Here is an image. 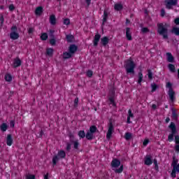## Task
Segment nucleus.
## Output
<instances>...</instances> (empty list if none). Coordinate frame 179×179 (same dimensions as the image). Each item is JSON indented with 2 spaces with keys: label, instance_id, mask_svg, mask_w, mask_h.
Wrapping results in <instances>:
<instances>
[{
  "label": "nucleus",
  "instance_id": "obj_56",
  "mask_svg": "<svg viewBox=\"0 0 179 179\" xmlns=\"http://www.w3.org/2000/svg\"><path fill=\"white\" fill-rule=\"evenodd\" d=\"M78 103H79V98H76L74 100V107L78 106Z\"/></svg>",
  "mask_w": 179,
  "mask_h": 179
},
{
  "label": "nucleus",
  "instance_id": "obj_38",
  "mask_svg": "<svg viewBox=\"0 0 179 179\" xmlns=\"http://www.w3.org/2000/svg\"><path fill=\"white\" fill-rule=\"evenodd\" d=\"M177 163H178V160L176 159V157H173V160L172 162L171 166L173 167H174V166H178V164H177Z\"/></svg>",
  "mask_w": 179,
  "mask_h": 179
},
{
  "label": "nucleus",
  "instance_id": "obj_37",
  "mask_svg": "<svg viewBox=\"0 0 179 179\" xmlns=\"http://www.w3.org/2000/svg\"><path fill=\"white\" fill-rule=\"evenodd\" d=\"M78 136L80 137V138H85V136H86V133H85V131H80L79 132H78Z\"/></svg>",
  "mask_w": 179,
  "mask_h": 179
},
{
  "label": "nucleus",
  "instance_id": "obj_35",
  "mask_svg": "<svg viewBox=\"0 0 179 179\" xmlns=\"http://www.w3.org/2000/svg\"><path fill=\"white\" fill-rule=\"evenodd\" d=\"M96 131H97V127L96 126L93 125L90 127L89 131L91 132L92 134H94Z\"/></svg>",
  "mask_w": 179,
  "mask_h": 179
},
{
  "label": "nucleus",
  "instance_id": "obj_54",
  "mask_svg": "<svg viewBox=\"0 0 179 179\" xmlns=\"http://www.w3.org/2000/svg\"><path fill=\"white\" fill-rule=\"evenodd\" d=\"M172 117L174 120H177V113L174 110L172 111Z\"/></svg>",
  "mask_w": 179,
  "mask_h": 179
},
{
  "label": "nucleus",
  "instance_id": "obj_64",
  "mask_svg": "<svg viewBox=\"0 0 179 179\" xmlns=\"http://www.w3.org/2000/svg\"><path fill=\"white\" fill-rule=\"evenodd\" d=\"M175 150L176 152H179V144H176L175 146Z\"/></svg>",
  "mask_w": 179,
  "mask_h": 179
},
{
  "label": "nucleus",
  "instance_id": "obj_25",
  "mask_svg": "<svg viewBox=\"0 0 179 179\" xmlns=\"http://www.w3.org/2000/svg\"><path fill=\"white\" fill-rule=\"evenodd\" d=\"M114 8H115V10H122V8L124 7L122 6V4H121V3H116V4H115Z\"/></svg>",
  "mask_w": 179,
  "mask_h": 179
},
{
  "label": "nucleus",
  "instance_id": "obj_42",
  "mask_svg": "<svg viewBox=\"0 0 179 179\" xmlns=\"http://www.w3.org/2000/svg\"><path fill=\"white\" fill-rule=\"evenodd\" d=\"M174 139V134H169V136H168V141H169V142H171V141H173Z\"/></svg>",
  "mask_w": 179,
  "mask_h": 179
},
{
  "label": "nucleus",
  "instance_id": "obj_30",
  "mask_svg": "<svg viewBox=\"0 0 179 179\" xmlns=\"http://www.w3.org/2000/svg\"><path fill=\"white\" fill-rule=\"evenodd\" d=\"M53 52H54V50L52 48H48L47 50H46V54L49 57H52Z\"/></svg>",
  "mask_w": 179,
  "mask_h": 179
},
{
  "label": "nucleus",
  "instance_id": "obj_11",
  "mask_svg": "<svg viewBox=\"0 0 179 179\" xmlns=\"http://www.w3.org/2000/svg\"><path fill=\"white\" fill-rule=\"evenodd\" d=\"M78 50V47L75 45H71L69 48V51L71 54H75Z\"/></svg>",
  "mask_w": 179,
  "mask_h": 179
},
{
  "label": "nucleus",
  "instance_id": "obj_20",
  "mask_svg": "<svg viewBox=\"0 0 179 179\" xmlns=\"http://www.w3.org/2000/svg\"><path fill=\"white\" fill-rule=\"evenodd\" d=\"M71 143L73 144V148L76 150H79V141L78 140L72 141L71 140Z\"/></svg>",
  "mask_w": 179,
  "mask_h": 179
},
{
  "label": "nucleus",
  "instance_id": "obj_19",
  "mask_svg": "<svg viewBox=\"0 0 179 179\" xmlns=\"http://www.w3.org/2000/svg\"><path fill=\"white\" fill-rule=\"evenodd\" d=\"M108 41H109V39L107 36H104L101 39V43L104 46L108 44Z\"/></svg>",
  "mask_w": 179,
  "mask_h": 179
},
{
  "label": "nucleus",
  "instance_id": "obj_5",
  "mask_svg": "<svg viewBox=\"0 0 179 179\" xmlns=\"http://www.w3.org/2000/svg\"><path fill=\"white\" fill-rule=\"evenodd\" d=\"M113 131H114V126H113L112 122H110L108 124V130L106 134L107 139L111 138V136L113 135Z\"/></svg>",
  "mask_w": 179,
  "mask_h": 179
},
{
  "label": "nucleus",
  "instance_id": "obj_50",
  "mask_svg": "<svg viewBox=\"0 0 179 179\" xmlns=\"http://www.w3.org/2000/svg\"><path fill=\"white\" fill-rule=\"evenodd\" d=\"M154 164L155 166V170H159V165H157V159H154Z\"/></svg>",
  "mask_w": 179,
  "mask_h": 179
},
{
  "label": "nucleus",
  "instance_id": "obj_10",
  "mask_svg": "<svg viewBox=\"0 0 179 179\" xmlns=\"http://www.w3.org/2000/svg\"><path fill=\"white\" fill-rule=\"evenodd\" d=\"M168 94L169 96L171 101H174V96H176V92L173 89H170L168 92Z\"/></svg>",
  "mask_w": 179,
  "mask_h": 179
},
{
  "label": "nucleus",
  "instance_id": "obj_59",
  "mask_svg": "<svg viewBox=\"0 0 179 179\" xmlns=\"http://www.w3.org/2000/svg\"><path fill=\"white\" fill-rule=\"evenodd\" d=\"M176 173H177V171H176L173 169L172 172H171V177H173V178H176Z\"/></svg>",
  "mask_w": 179,
  "mask_h": 179
},
{
  "label": "nucleus",
  "instance_id": "obj_45",
  "mask_svg": "<svg viewBox=\"0 0 179 179\" xmlns=\"http://www.w3.org/2000/svg\"><path fill=\"white\" fill-rule=\"evenodd\" d=\"M142 33H149V29L148 27H143L141 29Z\"/></svg>",
  "mask_w": 179,
  "mask_h": 179
},
{
  "label": "nucleus",
  "instance_id": "obj_24",
  "mask_svg": "<svg viewBox=\"0 0 179 179\" xmlns=\"http://www.w3.org/2000/svg\"><path fill=\"white\" fill-rule=\"evenodd\" d=\"M108 18V13H107L106 10H104L102 24H104L106 23V22H107Z\"/></svg>",
  "mask_w": 179,
  "mask_h": 179
},
{
  "label": "nucleus",
  "instance_id": "obj_41",
  "mask_svg": "<svg viewBox=\"0 0 179 179\" xmlns=\"http://www.w3.org/2000/svg\"><path fill=\"white\" fill-rule=\"evenodd\" d=\"M64 24H66V26L71 24V20H69V18L64 19Z\"/></svg>",
  "mask_w": 179,
  "mask_h": 179
},
{
  "label": "nucleus",
  "instance_id": "obj_63",
  "mask_svg": "<svg viewBox=\"0 0 179 179\" xmlns=\"http://www.w3.org/2000/svg\"><path fill=\"white\" fill-rule=\"evenodd\" d=\"M148 143H149V139H145V140L143 141V145H144V146H146V145H148Z\"/></svg>",
  "mask_w": 179,
  "mask_h": 179
},
{
  "label": "nucleus",
  "instance_id": "obj_3",
  "mask_svg": "<svg viewBox=\"0 0 179 179\" xmlns=\"http://www.w3.org/2000/svg\"><path fill=\"white\" fill-rule=\"evenodd\" d=\"M66 157V154L65 153V151L59 150L57 152V155H55L52 158L53 166H55V164H57V162H58L60 160V159H65Z\"/></svg>",
  "mask_w": 179,
  "mask_h": 179
},
{
  "label": "nucleus",
  "instance_id": "obj_21",
  "mask_svg": "<svg viewBox=\"0 0 179 179\" xmlns=\"http://www.w3.org/2000/svg\"><path fill=\"white\" fill-rule=\"evenodd\" d=\"M63 58L64 59H69V58H72V54L68 52H64L63 53Z\"/></svg>",
  "mask_w": 179,
  "mask_h": 179
},
{
  "label": "nucleus",
  "instance_id": "obj_43",
  "mask_svg": "<svg viewBox=\"0 0 179 179\" xmlns=\"http://www.w3.org/2000/svg\"><path fill=\"white\" fill-rule=\"evenodd\" d=\"M87 76H88V78H92V76H93V71L91 70H88L87 71Z\"/></svg>",
  "mask_w": 179,
  "mask_h": 179
},
{
  "label": "nucleus",
  "instance_id": "obj_46",
  "mask_svg": "<svg viewBox=\"0 0 179 179\" xmlns=\"http://www.w3.org/2000/svg\"><path fill=\"white\" fill-rule=\"evenodd\" d=\"M43 135H44V131H43V129H41L38 133V135H36V136L37 138H41Z\"/></svg>",
  "mask_w": 179,
  "mask_h": 179
},
{
  "label": "nucleus",
  "instance_id": "obj_2",
  "mask_svg": "<svg viewBox=\"0 0 179 179\" xmlns=\"http://www.w3.org/2000/svg\"><path fill=\"white\" fill-rule=\"evenodd\" d=\"M136 65L135 64V62L134 61L129 59L127 61L124 68L126 69L127 73H135V67Z\"/></svg>",
  "mask_w": 179,
  "mask_h": 179
},
{
  "label": "nucleus",
  "instance_id": "obj_31",
  "mask_svg": "<svg viewBox=\"0 0 179 179\" xmlns=\"http://www.w3.org/2000/svg\"><path fill=\"white\" fill-rule=\"evenodd\" d=\"M142 80H143V74H142V73H138V85H141Z\"/></svg>",
  "mask_w": 179,
  "mask_h": 179
},
{
  "label": "nucleus",
  "instance_id": "obj_27",
  "mask_svg": "<svg viewBox=\"0 0 179 179\" xmlns=\"http://www.w3.org/2000/svg\"><path fill=\"white\" fill-rule=\"evenodd\" d=\"M171 33H173L176 36H179V28L178 27H173L171 30Z\"/></svg>",
  "mask_w": 179,
  "mask_h": 179
},
{
  "label": "nucleus",
  "instance_id": "obj_34",
  "mask_svg": "<svg viewBox=\"0 0 179 179\" xmlns=\"http://www.w3.org/2000/svg\"><path fill=\"white\" fill-rule=\"evenodd\" d=\"M6 129H8V125L6 124V123H3L1 126V130L3 132L6 131Z\"/></svg>",
  "mask_w": 179,
  "mask_h": 179
},
{
  "label": "nucleus",
  "instance_id": "obj_9",
  "mask_svg": "<svg viewBox=\"0 0 179 179\" xmlns=\"http://www.w3.org/2000/svg\"><path fill=\"white\" fill-rule=\"evenodd\" d=\"M101 37V36L99 34H96L94 36V41H93L94 47H97V45L99 44V41H100Z\"/></svg>",
  "mask_w": 179,
  "mask_h": 179
},
{
  "label": "nucleus",
  "instance_id": "obj_48",
  "mask_svg": "<svg viewBox=\"0 0 179 179\" xmlns=\"http://www.w3.org/2000/svg\"><path fill=\"white\" fill-rule=\"evenodd\" d=\"M173 169L176 171V173H179V164L176 166H174Z\"/></svg>",
  "mask_w": 179,
  "mask_h": 179
},
{
  "label": "nucleus",
  "instance_id": "obj_13",
  "mask_svg": "<svg viewBox=\"0 0 179 179\" xmlns=\"http://www.w3.org/2000/svg\"><path fill=\"white\" fill-rule=\"evenodd\" d=\"M12 143H13V139L12 138V135L8 134L7 136L6 144L8 145V146H12Z\"/></svg>",
  "mask_w": 179,
  "mask_h": 179
},
{
  "label": "nucleus",
  "instance_id": "obj_44",
  "mask_svg": "<svg viewBox=\"0 0 179 179\" xmlns=\"http://www.w3.org/2000/svg\"><path fill=\"white\" fill-rule=\"evenodd\" d=\"M55 31L54 30H50V38H55V36H54V33Z\"/></svg>",
  "mask_w": 179,
  "mask_h": 179
},
{
  "label": "nucleus",
  "instance_id": "obj_39",
  "mask_svg": "<svg viewBox=\"0 0 179 179\" xmlns=\"http://www.w3.org/2000/svg\"><path fill=\"white\" fill-rule=\"evenodd\" d=\"M151 87H152V92H156L157 89V85H156V83H152L151 84Z\"/></svg>",
  "mask_w": 179,
  "mask_h": 179
},
{
  "label": "nucleus",
  "instance_id": "obj_40",
  "mask_svg": "<svg viewBox=\"0 0 179 179\" xmlns=\"http://www.w3.org/2000/svg\"><path fill=\"white\" fill-rule=\"evenodd\" d=\"M148 79H153V73L152 72V70H148Z\"/></svg>",
  "mask_w": 179,
  "mask_h": 179
},
{
  "label": "nucleus",
  "instance_id": "obj_49",
  "mask_svg": "<svg viewBox=\"0 0 179 179\" xmlns=\"http://www.w3.org/2000/svg\"><path fill=\"white\" fill-rule=\"evenodd\" d=\"M56 42H57V41H55V38H51L50 41V44H51L52 45H55V43H56Z\"/></svg>",
  "mask_w": 179,
  "mask_h": 179
},
{
  "label": "nucleus",
  "instance_id": "obj_28",
  "mask_svg": "<svg viewBox=\"0 0 179 179\" xmlns=\"http://www.w3.org/2000/svg\"><path fill=\"white\" fill-rule=\"evenodd\" d=\"M113 170L115 171V173L120 174V173H122V171H124V166L122 165L119 169Z\"/></svg>",
  "mask_w": 179,
  "mask_h": 179
},
{
  "label": "nucleus",
  "instance_id": "obj_58",
  "mask_svg": "<svg viewBox=\"0 0 179 179\" xmlns=\"http://www.w3.org/2000/svg\"><path fill=\"white\" fill-rule=\"evenodd\" d=\"M72 145L69 143L66 144V150H71Z\"/></svg>",
  "mask_w": 179,
  "mask_h": 179
},
{
  "label": "nucleus",
  "instance_id": "obj_57",
  "mask_svg": "<svg viewBox=\"0 0 179 179\" xmlns=\"http://www.w3.org/2000/svg\"><path fill=\"white\" fill-rule=\"evenodd\" d=\"M175 142H176V145H179V136H175Z\"/></svg>",
  "mask_w": 179,
  "mask_h": 179
},
{
  "label": "nucleus",
  "instance_id": "obj_47",
  "mask_svg": "<svg viewBox=\"0 0 179 179\" xmlns=\"http://www.w3.org/2000/svg\"><path fill=\"white\" fill-rule=\"evenodd\" d=\"M26 179H36V176L34 175H28Z\"/></svg>",
  "mask_w": 179,
  "mask_h": 179
},
{
  "label": "nucleus",
  "instance_id": "obj_17",
  "mask_svg": "<svg viewBox=\"0 0 179 179\" xmlns=\"http://www.w3.org/2000/svg\"><path fill=\"white\" fill-rule=\"evenodd\" d=\"M128 114L127 123L131 124V118H134V113H132V110L131 109L129 110Z\"/></svg>",
  "mask_w": 179,
  "mask_h": 179
},
{
  "label": "nucleus",
  "instance_id": "obj_16",
  "mask_svg": "<svg viewBox=\"0 0 179 179\" xmlns=\"http://www.w3.org/2000/svg\"><path fill=\"white\" fill-rule=\"evenodd\" d=\"M50 24H52L53 26L57 24V18L55 17V15H50Z\"/></svg>",
  "mask_w": 179,
  "mask_h": 179
},
{
  "label": "nucleus",
  "instance_id": "obj_7",
  "mask_svg": "<svg viewBox=\"0 0 179 179\" xmlns=\"http://www.w3.org/2000/svg\"><path fill=\"white\" fill-rule=\"evenodd\" d=\"M152 163V157L150 155H146L145 157L144 164H145V166H150Z\"/></svg>",
  "mask_w": 179,
  "mask_h": 179
},
{
  "label": "nucleus",
  "instance_id": "obj_53",
  "mask_svg": "<svg viewBox=\"0 0 179 179\" xmlns=\"http://www.w3.org/2000/svg\"><path fill=\"white\" fill-rule=\"evenodd\" d=\"M165 15H166V10H164V8H162L161 10V16H162V17H164Z\"/></svg>",
  "mask_w": 179,
  "mask_h": 179
},
{
  "label": "nucleus",
  "instance_id": "obj_23",
  "mask_svg": "<svg viewBox=\"0 0 179 179\" xmlns=\"http://www.w3.org/2000/svg\"><path fill=\"white\" fill-rule=\"evenodd\" d=\"M43 13V8L41 6H38L36 8L35 14L40 16Z\"/></svg>",
  "mask_w": 179,
  "mask_h": 179
},
{
  "label": "nucleus",
  "instance_id": "obj_36",
  "mask_svg": "<svg viewBox=\"0 0 179 179\" xmlns=\"http://www.w3.org/2000/svg\"><path fill=\"white\" fill-rule=\"evenodd\" d=\"M41 40H43V41H45V40H47L48 38V35L47 34V33H43L42 34V35L41 36Z\"/></svg>",
  "mask_w": 179,
  "mask_h": 179
},
{
  "label": "nucleus",
  "instance_id": "obj_55",
  "mask_svg": "<svg viewBox=\"0 0 179 179\" xmlns=\"http://www.w3.org/2000/svg\"><path fill=\"white\" fill-rule=\"evenodd\" d=\"M11 31H14V33H16V31H17V27L16 26H13L11 27Z\"/></svg>",
  "mask_w": 179,
  "mask_h": 179
},
{
  "label": "nucleus",
  "instance_id": "obj_8",
  "mask_svg": "<svg viewBox=\"0 0 179 179\" xmlns=\"http://www.w3.org/2000/svg\"><path fill=\"white\" fill-rule=\"evenodd\" d=\"M126 38L129 41L132 40V34L131 33V28L129 27L126 28Z\"/></svg>",
  "mask_w": 179,
  "mask_h": 179
},
{
  "label": "nucleus",
  "instance_id": "obj_12",
  "mask_svg": "<svg viewBox=\"0 0 179 179\" xmlns=\"http://www.w3.org/2000/svg\"><path fill=\"white\" fill-rule=\"evenodd\" d=\"M166 59L168 62H174V57L171 55V52H166Z\"/></svg>",
  "mask_w": 179,
  "mask_h": 179
},
{
  "label": "nucleus",
  "instance_id": "obj_29",
  "mask_svg": "<svg viewBox=\"0 0 179 179\" xmlns=\"http://www.w3.org/2000/svg\"><path fill=\"white\" fill-rule=\"evenodd\" d=\"M131 138H132V134H131L129 132L125 133L124 138L126 139V141H129L131 139Z\"/></svg>",
  "mask_w": 179,
  "mask_h": 179
},
{
  "label": "nucleus",
  "instance_id": "obj_33",
  "mask_svg": "<svg viewBox=\"0 0 179 179\" xmlns=\"http://www.w3.org/2000/svg\"><path fill=\"white\" fill-rule=\"evenodd\" d=\"M66 38L68 43H72L73 41V35H66Z\"/></svg>",
  "mask_w": 179,
  "mask_h": 179
},
{
  "label": "nucleus",
  "instance_id": "obj_32",
  "mask_svg": "<svg viewBox=\"0 0 179 179\" xmlns=\"http://www.w3.org/2000/svg\"><path fill=\"white\" fill-rule=\"evenodd\" d=\"M5 80L6 82H12V76L9 73L6 74Z\"/></svg>",
  "mask_w": 179,
  "mask_h": 179
},
{
  "label": "nucleus",
  "instance_id": "obj_4",
  "mask_svg": "<svg viewBox=\"0 0 179 179\" xmlns=\"http://www.w3.org/2000/svg\"><path fill=\"white\" fill-rule=\"evenodd\" d=\"M178 0H165V6L166 9H173V6H177Z\"/></svg>",
  "mask_w": 179,
  "mask_h": 179
},
{
  "label": "nucleus",
  "instance_id": "obj_1",
  "mask_svg": "<svg viewBox=\"0 0 179 179\" xmlns=\"http://www.w3.org/2000/svg\"><path fill=\"white\" fill-rule=\"evenodd\" d=\"M157 32L159 33V36H162L163 38L167 40V38H169V24L166 23H159L157 24Z\"/></svg>",
  "mask_w": 179,
  "mask_h": 179
},
{
  "label": "nucleus",
  "instance_id": "obj_22",
  "mask_svg": "<svg viewBox=\"0 0 179 179\" xmlns=\"http://www.w3.org/2000/svg\"><path fill=\"white\" fill-rule=\"evenodd\" d=\"M168 68L170 72H171L172 73H174V72H176V66H174V64H168Z\"/></svg>",
  "mask_w": 179,
  "mask_h": 179
},
{
  "label": "nucleus",
  "instance_id": "obj_60",
  "mask_svg": "<svg viewBox=\"0 0 179 179\" xmlns=\"http://www.w3.org/2000/svg\"><path fill=\"white\" fill-rule=\"evenodd\" d=\"M33 31H34V28L30 27V28L28 29V33H29V34H31V33H33Z\"/></svg>",
  "mask_w": 179,
  "mask_h": 179
},
{
  "label": "nucleus",
  "instance_id": "obj_51",
  "mask_svg": "<svg viewBox=\"0 0 179 179\" xmlns=\"http://www.w3.org/2000/svg\"><path fill=\"white\" fill-rule=\"evenodd\" d=\"M109 101L110 102V104H112V106H115V102H114V98L113 97L109 98Z\"/></svg>",
  "mask_w": 179,
  "mask_h": 179
},
{
  "label": "nucleus",
  "instance_id": "obj_61",
  "mask_svg": "<svg viewBox=\"0 0 179 179\" xmlns=\"http://www.w3.org/2000/svg\"><path fill=\"white\" fill-rule=\"evenodd\" d=\"M175 24L179 25V17H177L174 20Z\"/></svg>",
  "mask_w": 179,
  "mask_h": 179
},
{
  "label": "nucleus",
  "instance_id": "obj_14",
  "mask_svg": "<svg viewBox=\"0 0 179 179\" xmlns=\"http://www.w3.org/2000/svg\"><path fill=\"white\" fill-rule=\"evenodd\" d=\"M10 38L12 40H17V38H19V34L17 32L11 31L10 34Z\"/></svg>",
  "mask_w": 179,
  "mask_h": 179
},
{
  "label": "nucleus",
  "instance_id": "obj_6",
  "mask_svg": "<svg viewBox=\"0 0 179 179\" xmlns=\"http://www.w3.org/2000/svg\"><path fill=\"white\" fill-rule=\"evenodd\" d=\"M121 166V161L117 159H114L111 162V167L112 169H117Z\"/></svg>",
  "mask_w": 179,
  "mask_h": 179
},
{
  "label": "nucleus",
  "instance_id": "obj_15",
  "mask_svg": "<svg viewBox=\"0 0 179 179\" xmlns=\"http://www.w3.org/2000/svg\"><path fill=\"white\" fill-rule=\"evenodd\" d=\"M20 65H22V61L20 60V59L16 58L13 62L14 68H17V66H20Z\"/></svg>",
  "mask_w": 179,
  "mask_h": 179
},
{
  "label": "nucleus",
  "instance_id": "obj_62",
  "mask_svg": "<svg viewBox=\"0 0 179 179\" xmlns=\"http://www.w3.org/2000/svg\"><path fill=\"white\" fill-rule=\"evenodd\" d=\"M9 10H15V6L13 4L9 6Z\"/></svg>",
  "mask_w": 179,
  "mask_h": 179
},
{
  "label": "nucleus",
  "instance_id": "obj_52",
  "mask_svg": "<svg viewBox=\"0 0 179 179\" xmlns=\"http://www.w3.org/2000/svg\"><path fill=\"white\" fill-rule=\"evenodd\" d=\"M166 86V87L169 88V90H170V89H173V87H172L173 85H171V83H170V82L167 83Z\"/></svg>",
  "mask_w": 179,
  "mask_h": 179
},
{
  "label": "nucleus",
  "instance_id": "obj_26",
  "mask_svg": "<svg viewBox=\"0 0 179 179\" xmlns=\"http://www.w3.org/2000/svg\"><path fill=\"white\" fill-rule=\"evenodd\" d=\"M169 128L171 129L172 131V134H176V124H174V122H171V124L169 125Z\"/></svg>",
  "mask_w": 179,
  "mask_h": 179
},
{
  "label": "nucleus",
  "instance_id": "obj_18",
  "mask_svg": "<svg viewBox=\"0 0 179 179\" xmlns=\"http://www.w3.org/2000/svg\"><path fill=\"white\" fill-rule=\"evenodd\" d=\"M85 138H87L88 141H92V139L94 138V134L90 131H87V134H85Z\"/></svg>",
  "mask_w": 179,
  "mask_h": 179
}]
</instances>
